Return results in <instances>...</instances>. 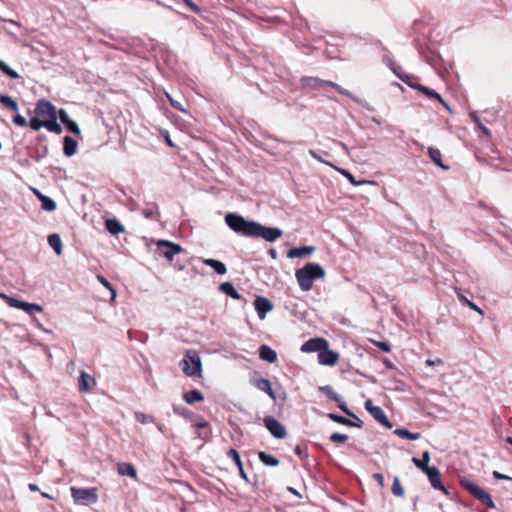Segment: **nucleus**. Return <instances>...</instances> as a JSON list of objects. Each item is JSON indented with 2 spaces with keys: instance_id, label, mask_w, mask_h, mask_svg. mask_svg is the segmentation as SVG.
Instances as JSON below:
<instances>
[{
  "instance_id": "1",
  "label": "nucleus",
  "mask_w": 512,
  "mask_h": 512,
  "mask_svg": "<svg viewBox=\"0 0 512 512\" xmlns=\"http://www.w3.org/2000/svg\"><path fill=\"white\" fill-rule=\"evenodd\" d=\"M226 225L235 233L250 238H261L266 242H275L283 235L278 227L265 226L255 220H248L236 212L225 215Z\"/></svg>"
},
{
  "instance_id": "2",
  "label": "nucleus",
  "mask_w": 512,
  "mask_h": 512,
  "mask_svg": "<svg viewBox=\"0 0 512 512\" xmlns=\"http://www.w3.org/2000/svg\"><path fill=\"white\" fill-rule=\"evenodd\" d=\"M61 128L57 123V109L48 100L41 99L36 103L34 116L30 119V128Z\"/></svg>"
},
{
  "instance_id": "3",
  "label": "nucleus",
  "mask_w": 512,
  "mask_h": 512,
  "mask_svg": "<svg viewBox=\"0 0 512 512\" xmlns=\"http://www.w3.org/2000/svg\"><path fill=\"white\" fill-rule=\"evenodd\" d=\"M295 277L300 289L306 292L312 289L315 280L325 277V270L318 263L308 262L296 270Z\"/></svg>"
},
{
  "instance_id": "4",
  "label": "nucleus",
  "mask_w": 512,
  "mask_h": 512,
  "mask_svg": "<svg viewBox=\"0 0 512 512\" xmlns=\"http://www.w3.org/2000/svg\"><path fill=\"white\" fill-rule=\"evenodd\" d=\"M459 483L461 487L465 489L471 496L477 499L481 505L490 509L495 508V503L491 495L480 486L465 477L460 478Z\"/></svg>"
},
{
  "instance_id": "5",
  "label": "nucleus",
  "mask_w": 512,
  "mask_h": 512,
  "mask_svg": "<svg viewBox=\"0 0 512 512\" xmlns=\"http://www.w3.org/2000/svg\"><path fill=\"white\" fill-rule=\"evenodd\" d=\"M185 375L189 377L201 376L202 362L198 353L194 350H188L184 358L179 363Z\"/></svg>"
},
{
  "instance_id": "6",
  "label": "nucleus",
  "mask_w": 512,
  "mask_h": 512,
  "mask_svg": "<svg viewBox=\"0 0 512 512\" xmlns=\"http://www.w3.org/2000/svg\"><path fill=\"white\" fill-rule=\"evenodd\" d=\"M71 496L77 505L88 506L94 504L98 500L97 488H77L71 487Z\"/></svg>"
},
{
  "instance_id": "7",
  "label": "nucleus",
  "mask_w": 512,
  "mask_h": 512,
  "mask_svg": "<svg viewBox=\"0 0 512 512\" xmlns=\"http://www.w3.org/2000/svg\"><path fill=\"white\" fill-rule=\"evenodd\" d=\"M300 82H301V85L305 88L319 89L324 86H330V87L334 88L338 93L345 95V96H350V93L347 90L343 89L338 84H336L332 81L322 80L318 77L305 76V77L301 78Z\"/></svg>"
},
{
  "instance_id": "8",
  "label": "nucleus",
  "mask_w": 512,
  "mask_h": 512,
  "mask_svg": "<svg viewBox=\"0 0 512 512\" xmlns=\"http://www.w3.org/2000/svg\"><path fill=\"white\" fill-rule=\"evenodd\" d=\"M0 297L6 300V303L13 308L20 309L26 312L28 315H34L35 313H40L43 311L42 306L36 303H29L23 300H19L15 297L8 296L6 294L0 293Z\"/></svg>"
},
{
  "instance_id": "9",
  "label": "nucleus",
  "mask_w": 512,
  "mask_h": 512,
  "mask_svg": "<svg viewBox=\"0 0 512 512\" xmlns=\"http://www.w3.org/2000/svg\"><path fill=\"white\" fill-rule=\"evenodd\" d=\"M156 246L157 252L160 255L164 256L169 261H172L176 255L184 252V249L180 244L174 243L169 240H158L156 242Z\"/></svg>"
},
{
  "instance_id": "10",
  "label": "nucleus",
  "mask_w": 512,
  "mask_h": 512,
  "mask_svg": "<svg viewBox=\"0 0 512 512\" xmlns=\"http://www.w3.org/2000/svg\"><path fill=\"white\" fill-rule=\"evenodd\" d=\"M364 408L375 419V421L386 428H392V422L388 419L384 410L380 406H375L371 399L365 401Z\"/></svg>"
},
{
  "instance_id": "11",
  "label": "nucleus",
  "mask_w": 512,
  "mask_h": 512,
  "mask_svg": "<svg viewBox=\"0 0 512 512\" xmlns=\"http://www.w3.org/2000/svg\"><path fill=\"white\" fill-rule=\"evenodd\" d=\"M263 424L269 433L276 439H284L287 436L285 426L273 416H265Z\"/></svg>"
},
{
  "instance_id": "12",
  "label": "nucleus",
  "mask_w": 512,
  "mask_h": 512,
  "mask_svg": "<svg viewBox=\"0 0 512 512\" xmlns=\"http://www.w3.org/2000/svg\"><path fill=\"white\" fill-rule=\"evenodd\" d=\"M424 474L427 476L433 489L443 492L450 499L453 498L449 489L442 483L441 473L437 467L432 466Z\"/></svg>"
},
{
  "instance_id": "13",
  "label": "nucleus",
  "mask_w": 512,
  "mask_h": 512,
  "mask_svg": "<svg viewBox=\"0 0 512 512\" xmlns=\"http://www.w3.org/2000/svg\"><path fill=\"white\" fill-rule=\"evenodd\" d=\"M319 391L323 393L328 399L337 403V407L345 415H353V411L347 406L346 402L343 401L342 397L337 394L330 385L319 386Z\"/></svg>"
},
{
  "instance_id": "14",
  "label": "nucleus",
  "mask_w": 512,
  "mask_h": 512,
  "mask_svg": "<svg viewBox=\"0 0 512 512\" xmlns=\"http://www.w3.org/2000/svg\"><path fill=\"white\" fill-rule=\"evenodd\" d=\"M339 354L333 350L329 349V345L323 347L318 354V361L322 365L326 366H334L338 362Z\"/></svg>"
},
{
  "instance_id": "15",
  "label": "nucleus",
  "mask_w": 512,
  "mask_h": 512,
  "mask_svg": "<svg viewBox=\"0 0 512 512\" xmlns=\"http://www.w3.org/2000/svg\"><path fill=\"white\" fill-rule=\"evenodd\" d=\"M254 308L258 317L262 320L266 317L267 313L273 309V304L268 298L257 296L254 300Z\"/></svg>"
},
{
  "instance_id": "16",
  "label": "nucleus",
  "mask_w": 512,
  "mask_h": 512,
  "mask_svg": "<svg viewBox=\"0 0 512 512\" xmlns=\"http://www.w3.org/2000/svg\"><path fill=\"white\" fill-rule=\"evenodd\" d=\"M325 346H328V341L324 338H311L304 342L301 347V351L306 353H319V351H321L323 347L325 348Z\"/></svg>"
},
{
  "instance_id": "17",
  "label": "nucleus",
  "mask_w": 512,
  "mask_h": 512,
  "mask_svg": "<svg viewBox=\"0 0 512 512\" xmlns=\"http://www.w3.org/2000/svg\"><path fill=\"white\" fill-rule=\"evenodd\" d=\"M251 384L262 392H265L272 400H276V394L271 387V382L263 377H254L251 380Z\"/></svg>"
},
{
  "instance_id": "18",
  "label": "nucleus",
  "mask_w": 512,
  "mask_h": 512,
  "mask_svg": "<svg viewBox=\"0 0 512 512\" xmlns=\"http://www.w3.org/2000/svg\"><path fill=\"white\" fill-rule=\"evenodd\" d=\"M227 456L235 463V465L237 466L238 470H239V475L240 477L246 482V483H250V479L247 475V473L245 472L244 470V466H243V463H242V460H241V457H240V454L239 452L234 449V448H230L227 452Z\"/></svg>"
},
{
  "instance_id": "19",
  "label": "nucleus",
  "mask_w": 512,
  "mask_h": 512,
  "mask_svg": "<svg viewBox=\"0 0 512 512\" xmlns=\"http://www.w3.org/2000/svg\"><path fill=\"white\" fill-rule=\"evenodd\" d=\"M258 354L262 361L268 362L270 364L277 361V352L266 344H262L258 348Z\"/></svg>"
},
{
  "instance_id": "20",
  "label": "nucleus",
  "mask_w": 512,
  "mask_h": 512,
  "mask_svg": "<svg viewBox=\"0 0 512 512\" xmlns=\"http://www.w3.org/2000/svg\"><path fill=\"white\" fill-rule=\"evenodd\" d=\"M316 247L313 245H304L299 247H293L291 248L288 253V258H303L307 255H310L315 251Z\"/></svg>"
},
{
  "instance_id": "21",
  "label": "nucleus",
  "mask_w": 512,
  "mask_h": 512,
  "mask_svg": "<svg viewBox=\"0 0 512 512\" xmlns=\"http://www.w3.org/2000/svg\"><path fill=\"white\" fill-rule=\"evenodd\" d=\"M77 147V139L69 135L63 137V154L66 157H72L75 155L77 152Z\"/></svg>"
},
{
  "instance_id": "22",
  "label": "nucleus",
  "mask_w": 512,
  "mask_h": 512,
  "mask_svg": "<svg viewBox=\"0 0 512 512\" xmlns=\"http://www.w3.org/2000/svg\"><path fill=\"white\" fill-rule=\"evenodd\" d=\"M95 379L85 371L80 372V376L78 378V388L80 392H88L91 389L92 385H95Z\"/></svg>"
},
{
  "instance_id": "23",
  "label": "nucleus",
  "mask_w": 512,
  "mask_h": 512,
  "mask_svg": "<svg viewBox=\"0 0 512 512\" xmlns=\"http://www.w3.org/2000/svg\"><path fill=\"white\" fill-rule=\"evenodd\" d=\"M219 290L223 294L231 297L232 299H235V300L243 299V296L236 290V288L232 282L226 281V282L221 283L219 286Z\"/></svg>"
},
{
  "instance_id": "24",
  "label": "nucleus",
  "mask_w": 512,
  "mask_h": 512,
  "mask_svg": "<svg viewBox=\"0 0 512 512\" xmlns=\"http://www.w3.org/2000/svg\"><path fill=\"white\" fill-rule=\"evenodd\" d=\"M105 229L111 235H118L119 233L124 232L125 228L122 223L116 218H107L105 220Z\"/></svg>"
},
{
  "instance_id": "25",
  "label": "nucleus",
  "mask_w": 512,
  "mask_h": 512,
  "mask_svg": "<svg viewBox=\"0 0 512 512\" xmlns=\"http://www.w3.org/2000/svg\"><path fill=\"white\" fill-rule=\"evenodd\" d=\"M117 471L118 474L121 476H128L130 478H136L137 477V471L133 464L128 462H120L117 464Z\"/></svg>"
},
{
  "instance_id": "26",
  "label": "nucleus",
  "mask_w": 512,
  "mask_h": 512,
  "mask_svg": "<svg viewBox=\"0 0 512 512\" xmlns=\"http://www.w3.org/2000/svg\"><path fill=\"white\" fill-rule=\"evenodd\" d=\"M203 263L206 266H209L210 268H212L214 270V272L218 275H224L227 273L226 265L220 260L207 258V259H203Z\"/></svg>"
},
{
  "instance_id": "27",
  "label": "nucleus",
  "mask_w": 512,
  "mask_h": 512,
  "mask_svg": "<svg viewBox=\"0 0 512 512\" xmlns=\"http://www.w3.org/2000/svg\"><path fill=\"white\" fill-rule=\"evenodd\" d=\"M430 461V453L429 451H424L422 453L421 458L412 457L413 464L421 470L423 473H425L428 469H430L432 466H429Z\"/></svg>"
},
{
  "instance_id": "28",
  "label": "nucleus",
  "mask_w": 512,
  "mask_h": 512,
  "mask_svg": "<svg viewBox=\"0 0 512 512\" xmlns=\"http://www.w3.org/2000/svg\"><path fill=\"white\" fill-rule=\"evenodd\" d=\"M428 155L431 159V161L438 167H440L443 170H448L449 166L445 165L442 161V155L439 149L435 147H429L428 148Z\"/></svg>"
},
{
  "instance_id": "29",
  "label": "nucleus",
  "mask_w": 512,
  "mask_h": 512,
  "mask_svg": "<svg viewBox=\"0 0 512 512\" xmlns=\"http://www.w3.org/2000/svg\"><path fill=\"white\" fill-rule=\"evenodd\" d=\"M417 90L422 92L428 98L437 99L447 110H449V111L451 110L449 105L446 103V101L433 89H430L426 86L420 85L419 87H417Z\"/></svg>"
},
{
  "instance_id": "30",
  "label": "nucleus",
  "mask_w": 512,
  "mask_h": 512,
  "mask_svg": "<svg viewBox=\"0 0 512 512\" xmlns=\"http://www.w3.org/2000/svg\"><path fill=\"white\" fill-rule=\"evenodd\" d=\"M258 459L263 465L269 466V467H276L280 463V461L277 457H275L274 455L269 454L265 451L258 452Z\"/></svg>"
},
{
  "instance_id": "31",
  "label": "nucleus",
  "mask_w": 512,
  "mask_h": 512,
  "mask_svg": "<svg viewBox=\"0 0 512 512\" xmlns=\"http://www.w3.org/2000/svg\"><path fill=\"white\" fill-rule=\"evenodd\" d=\"M47 241H48L49 246L54 250V252L58 256H60L63 252V246H62V241H61L60 235L57 233L50 234L47 237Z\"/></svg>"
},
{
  "instance_id": "32",
  "label": "nucleus",
  "mask_w": 512,
  "mask_h": 512,
  "mask_svg": "<svg viewBox=\"0 0 512 512\" xmlns=\"http://www.w3.org/2000/svg\"><path fill=\"white\" fill-rule=\"evenodd\" d=\"M183 400L189 404V405H192L196 402H201L204 400V396L203 394L197 390V389H192L188 392H185L183 394Z\"/></svg>"
},
{
  "instance_id": "33",
  "label": "nucleus",
  "mask_w": 512,
  "mask_h": 512,
  "mask_svg": "<svg viewBox=\"0 0 512 512\" xmlns=\"http://www.w3.org/2000/svg\"><path fill=\"white\" fill-rule=\"evenodd\" d=\"M57 119L60 120V122L65 126V128H68V129L78 128L77 124L70 119L68 113L63 109H60L59 111L57 110Z\"/></svg>"
},
{
  "instance_id": "34",
  "label": "nucleus",
  "mask_w": 512,
  "mask_h": 512,
  "mask_svg": "<svg viewBox=\"0 0 512 512\" xmlns=\"http://www.w3.org/2000/svg\"><path fill=\"white\" fill-rule=\"evenodd\" d=\"M172 409L175 414L180 415L189 421H194L196 418V415L192 411L182 405L173 404Z\"/></svg>"
},
{
  "instance_id": "35",
  "label": "nucleus",
  "mask_w": 512,
  "mask_h": 512,
  "mask_svg": "<svg viewBox=\"0 0 512 512\" xmlns=\"http://www.w3.org/2000/svg\"><path fill=\"white\" fill-rule=\"evenodd\" d=\"M394 434H396L398 437H400L402 439L412 440V441L418 440L421 437L420 433H413L405 428H397L394 431Z\"/></svg>"
},
{
  "instance_id": "36",
  "label": "nucleus",
  "mask_w": 512,
  "mask_h": 512,
  "mask_svg": "<svg viewBox=\"0 0 512 512\" xmlns=\"http://www.w3.org/2000/svg\"><path fill=\"white\" fill-rule=\"evenodd\" d=\"M40 203H41V208L48 212L55 211L57 208L56 202L51 197H49L47 195L40 197Z\"/></svg>"
},
{
  "instance_id": "37",
  "label": "nucleus",
  "mask_w": 512,
  "mask_h": 512,
  "mask_svg": "<svg viewBox=\"0 0 512 512\" xmlns=\"http://www.w3.org/2000/svg\"><path fill=\"white\" fill-rule=\"evenodd\" d=\"M0 103L13 112L18 111L17 102L14 99H12V97H10L9 95H0Z\"/></svg>"
},
{
  "instance_id": "38",
  "label": "nucleus",
  "mask_w": 512,
  "mask_h": 512,
  "mask_svg": "<svg viewBox=\"0 0 512 512\" xmlns=\"http://www.w3.org/2000/svg\"><path fill=\"white\" fill-rule=\"evenodd\" d=\"M458 299L461 302L462 305L469 307L470 309L478 312L480 315H483V310L478 307L474 302L470 301L466 296H464L462 293L457 292Z\"/></svg>"
},
{
  "instance_id": "39",
  "label": "nucleus",
  "mask_w": 512,
  "mask_h": 512,
  "mask_svg": "<svg viewBox=\"0 0 512 512\" xmlns=\"http://www.w3.org/2000/svg\"><path fill=\"white\" fill-rule=\"evenodd\" d=\"M391 492L393 495L397 496V497H402L404 496V493H405V490L400 482V479L399 477L395 476L394 479H393V484H392V487H391Z\"/></svg>"
},
{
  "instance_id": "40",
  "label": "nucleus",
  "mask_w": 512,
  "mask_h": 512,
  "mask_svg": "<svg viewBox=\"0 0 512 512\" xmlns=\"http://www.w3.org/2000/svg\"><path fill=\"white\" fill-rule=\"evenodd\" d=\"M0 71H2L6 76L10 77L11 79H18L20 78V75L11 69L3 60H0Z\"/></svg>"
},
{
  "instance_id": "41",
  "label": "nucleus",
  "mask_w": 512,
  "mask_h": 512,
  "mask_svg": "<svg viewBox=\"0 0 512 512\" xmlns=\"http://www.w3.org/2000/svg\"><path fill=\"white\" fill-rule=\"evenodd\" d=\"M97 279L105 288H107L110 291L111 301H114L117 296V292L112 286V284L102 275H97Z\"/></svg>"
},
{
  "instance_id": "42",
  "label": "nucleus",
  "mask_w": 512,
  "mask_h": 512,
  "mask_svg": "<svg viewBox=\"0 0 512 512\" xmlns=\"http://www.w3.org/2000/svg\"><path fill=\"white\" fill-rule=\"evenodd\" d=\"M135 419L141 424L155 423V418L142 412H135Z\"/></svg>"
},
{
  "instance_id": "43",
  "label": "nucleus",
  "mask_w": 512,
  "mask_h": 512,
  "mask_svg": "<svg viewBox=\"0 0 512 512\" xmlns=\"http://www.w3.org/2000/svg\"><path fill=\"white\" fill-rule=\"evenodd\" d=\"M338 171L354 186L366 183V181H357L355 176L346 169H338Z\"/></svg>"
},
{
  "instance_id": "44",
  "label": "nucleus",
  "mask_w": 512,
  "mask_h": 512,
  "mask_svg": "<svg viewBox=\"0 0 512 512\" xmlns=\"http://www.w3.org/2000/svg\"><path fill=\"white\" fill-rule=\"evenodd\" d=\"M327 417L330 420H332L333 422L344 425V426H347V424H349L348 418H346L340 414H337V413H328Z\"/></svg>"
},
{
  "instance_id": "45",
  "label": "nucleus",
  "mask_w": 512,
  "mask_h": 512,
  "mask_svg": "<svg viewBox=\"0 0 512 512\" xmlns=\"http://www.w3.org/2000/svg\"><path fill=\"white\" fill-rule=\"evenodd\" d=\"M153 208H150V209H144L142 214L143 216L146 218V219H154V216L157 215L159 216L160 215V212H159V209H158V206L156 203H153Z\"/></svg>"
},
{
  "instance_id": "46",
  "label": "nucleus",
  "mask_w": 512,
  "mask_h": 512,
  "mask_svg": "<svg viewBox=\"0 0 512 512\" xmlns=\"http://www.w3.org/2000/svg\"><path fill=\"white\" fill-rule=\"evenodd\" d=\"M165 96L167 97V99L169 100V102L171 103V105H172L175 109H177V110H179V111H181V112H183V113H185V114H188V111L183 107V105H182V103H181L180 101H178V100L174 99V98H173L169 93H167V92L165 93Z\"/></svg>"
},
{
  "instance_id": "47",
  "label": "nucleus",
  "mask_w": 512,
  "mask_h": 512,
  "mask_svg": "<svg viewBox=\"0 0 512 512\" xmlns=\"http://www.w3.org/2000/svg\"><path fill=\"white\" fill-rule=\"evenodd\" d=\"M329 439L333 443H345L348 440V436L346 434L334 432L330 435Z\"/></svg>"
},
{
  "instance_id": "48",
  "label": "nucleus",
  "mask_w": 512,
  "mask_h": 512,
  "mask_svg": "<svg viewBox=\"0 0 512 512\" xmlns=\"http://www.w3.org/2000/svg\"><path fill=\"white\" fill-rule=\"evenodd\" d=\"M242 132V135L249 141H254L256 143V145L260 146V147H263L264 146V143L260 142L255 136L254 134L252 133L251 130H248V129H245V130H241Z\"/></svg>"
},
{
  "instance_id": "49",
  "label": "nucleus",
  "mask_w": 512,
  "mask_h": 512,
  "mask_svg": "<svg viewBox=\"0 0 512 512\" xmlns=\"http://www.w3.org/2000/svg\"><path fill=\"white\" fill-rule=\"evenodd\" d=\"M371 342L383 352L389 353L391 351V345L388 341L371 340Z\"/></svg>"
},
{
  "instance_id": "50",
  "label": "nucleus",
  "mask_w": 512,
  "mask_h": 512,
  "mask_svg": "<svg viewBox=\"0 0 512 512\" xmlns=\"http://www.w3.org/2000/svg\"><path fill=\"white\" fill-rule=\"evenodd\" d=\"M348 417L354 419H349V424H347L348 427H357L362 428L363 427V421L353 412V415H347Z\"/></svg>"
},
{
  "instance_id": "51",
  "label": "nucleus",
  "mask_w": 512,
  "mask_h": 512,
  "mask_svg": "<svg viewBox=\"0 0 512 512\" xmlns=\"http://www.w3.org/2000/svg\"><path fill=\"white\" fill-rule=\"evenodd\" d=\"M401 80L406 83L408 86L414 88V89H417V87H419L421 84H418L416 82V79L412 76H408L406 75L405 77H400Z\"/></svg>"
},
{
  "instance_id": "52",
  "label": "nucleus",
  "mask_w": 512,
  "mask_h": 512,
  "mask_svg": "<svg viewBox=\"0 0 512 512\" xmlns=\"http://www.w3.org/2000/svg\"><path fill=\"white\" fill-rule=\"evenodd\" d=\"M46 154H47V148L42 146V147L37 148L36 155L34 153L32 154V158L35 159L36 161H40L43 157L46 156Z\"/></svg>"
},
{
  "instance_id": "53",
  "label": "nucleus",
  "mask_w": 512,
  "mask_h": 512,
  "mask_svg": "<svg viewBox=\"0 0 512 512\" xmlns=\"http://www.w3.org/2000/svg\"><path fill=\"white\" fill-rule=\"evenodd\" d=\"M159 131H160L161 135L163 136L167 145H169L170 147H176V145L173 143V141L170 138L168 130H159Z\"/></svg>"
},
{
  "instance_id": "54",
  "label": "nucleus",
  "mask_w": 512,
  "mask_h": 512,
  "mask_svg": "<svg viewBox=\"0 0 512 512\" xmlns=\"http://www.w3.org/2000/svg\"><path fill=\"white\" fill-rule=\"evenodd\" d=\"M493 477L496 479V480H512L511 477L505 475V474H502L500 473L499 471H493L492 473Z\"/></svg>"
},
{
  "instance_id": "55",
  "label": "nucleus",
  "mask_w": 512,
  "mask_h": 512,
  "mask_svg": "<svg viewBox=\"0 0 512 512\" xmlns=\"http://www.w3.org/2000/svg\"><path fill=\"white\" fill-rule=\"evenodd\" d=\"M192 11L199 13L200 8L192 0H182Z\"/></svg>"
},
{
  "instance_id": "56",
  "label": "nucleus",
  "mask_w": 512,
  "mask_h": 512,
  "mask_svg": "<svg viewBox=\"0 0 512 512\" xmlns=\"http://www.w3.org/2000/svg\"><path fill=\"white\" fill-rule=\"evenodd\" d=\"M373 479L377 481V483L380 485V487H384V476L382 473H374Z\"/></svg>"
},
{
  "instance_id": "57",
  "label": "nucleus",
  "mask_w": 512,
  "mask_h": 512,
  "mask_svg": "<svg viewBox=\"0 0 512 512\" xmlns=\"http://www.w3.org/2000/svg\"><path fill=\"white\" fill-rule=\"evenodd\" d=\"M478 137L480 138V140H486L488 138L491 137V130H479V135Z\"/></svg>"
},
{
  "instance_id": "58",
  "label": "nucleus",
  "mask_w": 512,
  "mask_h": 512,
  "mask_svg": "<svg viewBox=\"0 0 512 512\" xmlns=\"http://www.w3.org/2000/svg\"><path fill=\"white\" fill-rule=\"evenodd\" d=\"M294 453L299 456L300 458H306L308 455L307 453H304L302 447L300 445H297L295 448H294Z\"/></svg>"
},
{
  "instance_id": "59",
  "label": "nucleus",
  "mask_w": 512,
  "mask_h": 512,
  "mask_svg": "<svg viewBox=\"0 0 512 512\" xmlns=\"http://www.w3.org/2000/svg\"><path fill=\"white\" fill-rule=\"evenodd\" d=\"M14 123L18 126H24L26 125V119L20 115H17L13 119Z\"/></svg>"
},
{
  "instance_id": "60",
  "label": "nucleus",
  "mask_w": 512,
  "mask_h": 512,
  "mask_svg": "<svg viewBox=\"0 0 512 512\" xmlns=\"http://www.w3.org/2000/svg\"><path fill=\"white\" fill-rule=\"evenodd\" d=\"M309 154L319 162L325 163V161L320 157V155L317 154L314 150H309ZM326 164L331 165L330 163L326 162Z\"/></svg>"
},
{
  "instance_id": "61",
  "label": "nucleus",
  "mask_w": 512,
  "mask_h": 512,
  "mask_svg": "<svg viewBox=\"0 0 512 512\" xmlns=\"http://www.w3.org/2000/svg\"><path fill=\"white\" fill-rule=\"evenodd\" d=\"M382 362L387 369H389V370L395 369V365L388 358H384Z\"/></svg>"
},
{
  "instance_id": "62",
  "label": "nucleus",
  "mask_w": 512,
  "mask_h": 512,
  "mask_svg": "<svg viewBox=\"0 0 512 512\" xmlns=\"http://www.w3.org/2000/svg\"><path fill=\"white\" fill-rule=\"evenodd\" d=\"M196 428L203 429L209 426V423L205 420H201L195 423Z\"/></svg>"
},
{
  "instance_id": "63",
  "label": "nucleus",
  "mask_w": 512,
  "mask_h": 512,
  "mask_svg": "<svg viewBox=\"0 0 512 512\" xmlns=\"http://www.w3.org/2000/svg\"><path fill=\"white\" fill-rule=\"evenodd\" d=\"M286 489H287L288 492H290L291 494L297 496L298 498H302V495L300 494V492L297 489H295V488H293L291 486H288Z\"/></svg>"
},
{
  "instance_id": "64",
  "label": "nucleus",
  "mask_w": 512,
  "mask_h": 512,
  "mask_svg": "<svg viewBox=\"0 0 512 512\" xmlns=\"http://www.w3.org/2000/svg\"><path fill=\"white\" fill-rule=\"evenodd\" d=\"M22 437H23V438H24V440H25L24 444H25L26 446H28V445H29V443H30V441H31V436H30V434H29L28 432H24V433H23V435H22Z\"/></svg>"
}]
</instances>
